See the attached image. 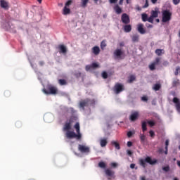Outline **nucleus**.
Returning a JSON list of instances; mask_svg holds the SVG:
<instances>
[{"instance_id": "obj_44", "label": "nucleus", "mask_w": 180, "mask_h": 180, "mask_svg": "<svg viewBox=\"0 0 180 180\" xmlns=\"http://www.w3.org/2000/svg\"><path fill=\"white\" fill-rule=\"evenodd\" d=\"M141 101L143 102H148V97H147L146 96H142L141 97Z\"/></svg>"}, {"instance_id": "obj_11", "label": "nucleus", "mask_w": 180, "mask_h": 180, "mask_svg": "<svg viewBox=\"0 0 180 180\" xmlns=\"http://www.w3.org/2000/svg\"><path fill=\"white\" fill-rule=\"evenodd\" d=\"M137 119H139V112L135 111L134 112L131 114L129 117V120H131V122H136Z\"/></svg>"}, {"instance_id": "obj_8", "label": "nucleus", "mask_w": 180, "mask_h": 180, "mask_svg": "<svg viewBox=\"0 0 180 180\" xmlns=\"http://www.w3.org/2000/svg\"><path fill=\"white\" fill-rule=\"evenodd\" d=\"M121 21L124 25H129L130 23V17L127 13H123L121 16Z\"/></svg>"}, {"instance_id": "obj_5", "label": "nucleus", "mask_w": 180, "mask_h": 180, "mask_svg": "<svg viewBox=\"0 0 180 180\" xmlns=\"http://www.w3.org/2000/svg\"><path fill=\"white\" fill-rule=\"evenodd\" d=\"M124 89V85L122 83H116L112 88V91L115 95H119V94L123 92Z\"/></svg>"}, {"instance_id": "obj_16", "label": "nucleus", "mask_w": 180, "mask_h": 180, "mask_svg": "<svg viewBox=\"0 0 180 180\" xmlns=\"http://www.w3.org/2000/svg\"><path fill=\"white\" fill-rule=\"evenodd\" d=\"M105 175H107V176L113 177L115 175V172L110 169H106L105 170Z\"/></svg>"}, {"instance_id": "obj_1", "label": "nucleus", "mask_w": 180, "mask_h": 180, "mask_svg": "<svg viewBox=\"0 0 180 180\" xmlns=\"http://www.w3.org/2000/svg\"><path fill=\"white\" fill-rule=\"evenodd\" d=\"M76 133L74 132V131H68L65 134V137L69 139H76V140H81V139H82V134H81L79 128L76 129Z\"/></svg>"}, {"instance_id": "obj_33", "label": "nucleus", "mask_w": 180, "mask_h": 180, "mask_svg": "<svg viewBox=\"0 0 180 180\" xmlns=\"http://www.w3.org/2000/svg\"><path fill=\"white\" fill-rule=\"evenodd\" d=\"M161 61V58L158 57L155 59V60L152 63L155 65H158V64H160V62Z\"/></svg>"}, {"instance_id": "obj_20", "label": "nucleus", "mask_w": 180, "mask_h": 180, "mask_svg": "<svg viewBox=\"0 0 180 180\" xmlns=\"http://www.w3.org/2000/svg\"><path fill=\"white\" fill-rule=\"evenodd\" d=\"M124 30L125 33H130V32H131V25L125 24L124 26Z\"/></svg>"}, {"instance_id": "obj_28", "label": "nucleus", "mask_w": 180, "mask_h": 180, "mask_svg": "<svg viewBox=\"0 0 180 180\" xmlns=\"http://www.w3.org/2000/svg\"><path fill=\"white\" fill-rule=\"evenodd\" d=\"M71 12V10L68 8H67V6H65L63 8V15H68Z\"/></svg>"}, {"instance_id": "obj_7", "label": "nucleus", "mask_w": 180, "mask_h": 180, "mask_svg": "<svg viewBox=\"0 0 180 180\" xmlns=\"http://www.w3.org/2000/svg\"><path fill=\"white\" fill-rule=\"evenodd\" d=\"M73 122H74V118L72 117H71L68 120L66 121L63 127L64 131H66V133L68 131H70V130L71 129Z\"/></svg>"}, {"instance_id": "obj_34", "label": "nucleus", "mask_w": 180, "mask_h": 180, "mask_svg": "<svg viewBox=\"0 0 180 180\" xmlns=\"http://www.w3.org/2000/svg\"><path fill=\"white\" fill-rule=\"evenodd\" d=\"M98 167L99 168H103L104 169L105 168H106V163L104 162H100L98 163Z\"/></svg>"}, {"instance_id": "obj_42", "label": "nucleus", "mask_w": 180, "mask_h": 180, "mask_svg": "<svg viewBox=\"0 0 180 180\" xmlns=\"http://www.w3.org/2000/svg\"><path fill=\"white\" fill-rule=\"evenodd\" d=\"M148 22L150 23H154V17L150 15V18H148Z\"/></svg>"}, {"instance_id": "obj_26", "label": "nucleus", "mask_w": 180, "mask_h": 180, "mask_svg": "<svg viewBox=\"0 0 180 180\" xmlns=\"http://www.w3.org/2000/svg\"><path fill=\"white\" fill-rule=\"evenodd\" d=\"M159 89H161L160 84H155L153 85V91H158Z\"/></svg>"}, {"instance_id": "obj_41", "label": "nucleus", "mask_w": 180, "mask_h": 180, "mask_svg": "<svg viewBox=\"0 0 180 180\" xmlns=\"http://www.w3.org/2000/svg\"><path fill=\"white\" fill-rule=\"evenodd\" d=\"M91 65L92 70H94V68H98V67H99V65H98V63H93Z\"/></svg>"}, {"instance_id": "obj_52", "label": "nucleus", "mask_w": 180, "mask_h": 180, "mask_svg": "<svg viewBox=\"0 0 180 180\" xmlns=\"http://www.w3.org/2000/svg\"><path fill=\"white\" fill-rule=\"evenodd\" d=\"M180 3V0H173L174 5H178Z\"/></svg>"}, {"instance_id": "obj_35", "label": "nucleus", "mask_w": 180, "mask_h": 180, "mask_svg": "<svg viewBox=\"0 0 180 180\" xmlns=\"http://www.w3.org/2000/svg\"><path fill=\"white\" fill-rule=\"evenodd\" d=\"M105 47H106V41L103 40L101 43V50H105Z\"/></svg>"}, {"instance_id": "obj_30", "label": "nucleus", "mask_w": 180, "mask_h": 180, "mask_svg": "<svg viewBox=\"0 0 180 180\" xmlns=\"http://www.w3.org/2000/svg\"><path fill=\"white\" fill-rule=\"evenodd\" d=\"M134 81H136V76L131 75L129 77L128 82L129 84H131Z\"/></svg>"}, {"instance_id": "obj_53", "label": "nucleus", "mask_w": 180, "mask_h": 180, "mask_svg": "<svg viewBox=\"0 0 180 180\" xmlns=\"http://www.w3.org/2000/svg\"><path fill=\"white\" fill-rule=\"evenodd\" d=\"M75 129L77 130V129H79V123L77 122L75 124Z\"/></svg>"}, {"instance_id": "obj_43", "label": "nucleus", "mask_w": 180, "mask_h": 180, "mask_svg": "<svg viewBox=\"0 0 180 180\" xmlns=\"http://www.w3.org/2000/svg\"><path fill=\"white\" fill-rule=\"evenodd\" d=\"M148 124H149L150 127H153V126H155V122L154 121H148Z\"/></svg>"}, {"instance_id": "obj_4", "label": "nucleus", "mask_w": 180, "mask_h": 180, "mask_svg": "<svg viewBox=\"0 0 180 180\" xmlns=\"http://www.w3.org/2000/svg\"><path fill=\"white\" fill-rule=\"evenodd\" d=\"M95 105V100L86 98L79 103L80 108L84 109L86 106H93Z\"/></svg>"}, {"instance_id": "obj_48", "label": "nucleus", "mask_w": 180, "mask_h": 180, "mask_svg": "<svg viewBox=\"0 0 180 180\" xmlns=\"http://www.w3.org/2000/svg\"><path fill=\"white\" fill-rule=\"evenodd\" d=\"M75 77H76V78H79L81 77V72H75Z\"/></svg>"}, {"instance_id": "obj_57", "label": "nucleus", "mask_w": 180, "mask_h": 180, "mask_svg": "<svg viewBox=\"0 0 180 180\" xmlns=\"http://www.w3.org/2000/svg\"><path fill=\"white\" fill-rule=\"evenodd\" d=\"M143 8H148V1L146 0L145 5L143 6Z\"/></svg>"}, {"instance_id": "obj_61", "label": "nucleus", "mask_w": 180, "mask_h": 180, "mask_svg": "<svg viewBox=\"0 0 180 180\" xmlns=\"http://www.w3.org/2000/svg\"><path fill=\"white\" fill-rule=\"evenodd\" d=\"M117 2V0H110V4H116Z\"/></svg>"}, {"instance_id": "obj_45", "label": "nucleus", "mask_w": 180, "mask_h": 180, "mask_svg": "<svg viewBox=\"0 0 180 180\" xmlns=\"http://www.w3.org/2000/svg\"><path fill=\"white\" fill-rule=\"evenodd\" d=\"M179 70H180V68H179V66H178V67H176V70H175V72H174V75H179Z\"/></svg>"}, {"instance_id": "obj_63", "label": "nucleus", "mask_w": 180, "mask_h": 180, "mask_svg": "<svg viewBox=\"0 0 180 180\" xmlns=\"http://www.w3.org/2000/svg\"><path fill=\"white\" fill-rule=\"evenodd\" d=\"M123 1L124 0H120L119 5H123Z\"/></svg>"}, {"instance_id": "obj_62", "label": "nucleus", "mask_w": 180, "mask_h": 180, "mask_svg": "<svg viewBox=\"0 0 180 180\" xmlns=\"http://www.w3.org/2000/svg\"><path fill=\"white\" fill-rule=\"evenodd\" d=\"M168 64H169L168 61L163 62V65H165V66L168 65Z\"/></svg>"}, {"instance_id": "obj_58", "label": "nucleus", "mask_w": 180, "mask_h": 180, "mask_svg": "<svg viewBox=\"0 0 180 180\" xmlns=\"http://www.w3.org/2000/svg\"><path fill=\"white\" fill-rule=\"evenodd\" d=\"M15 125H16V126H18L19 127H20V126H22V122H17L15 123Z\"/></svg>"}, {"instance_id": "obj_6", "label": "nucleus", "mask_w": 180, "mask_h": 180, "mask_svg": "<svg viewBox=\"0 0 180 180\" xmlns=\"http://www.w3.org/2000/svg\"><path fill=\"white\" fill-rule=\"evenodd\" d=\"M171 16H172V13L169 12V11H164L162 12V22H163V23H167V22H169V20H171Z\"/></svg>"}, {"instance_id": "obj_23", "label": "nucleus", "mask_w": 180, "mask_h": 180, "mask_svg": "<svg viewBox=\"0 0 180 180\" xmlns=\"http://www.w3.org/2000/svg\"><path fill=\"white\" fill-rule=\"evenodd\" d=\"M100 144L101 147H106V145L108 144V140L106 139H101L100 141Z\"/></svg>"}, {"instance_id": "obj_64", "label": "nucleus", "mask_w": 180, "mask_h": 180, "mask_svg": "<svg viewBox=\"0 0 180 180\" xmlns=\"http://www.w3.org/2000/svg\"><path fill=\"white\" fill-rule=\"evenodd\" d=\"M176 163H177L178 167H180V160H177Z\"/></svg>"}, {"instance_id": "obj_14", "label": "nucleus", "mask_w": 180, "mask_h": 180, "mask_svg": "<svg viewBox=\"0 0 180 180\" xmlns=\"http://www.w3.org/2000/svg\"><path fill=\"white\" fill-rule=\"evenodd\" d=\"M91 51L94 56H99V53H101V49L99 46H96L91 49Z\"/></svg>"}, {"instance_id": "obj_38", "label": "nucleus", "mask_w": 180, "mask_h": 180, "mask_svg": "<svg viewBox=\"0 0 180 180\" xmlns=\"http://www.w3.org/2000/svg\"><path fill=\"white\" fill-rule=\"evenodd\" d=\"M148 68L150 71H154L155 70V65L152 63L151 65H149Z\"/></svg>"}, {"instance_id": "obj_55", "label": "nucleus", "mask_w": 180, "mask_h": 180, "mask_svg": "<svg viewBox=\"0 0 180 180\" xmlns=\"http://www.w3.org/2000/svg\"><path fill=\"white\" fill-rule=\"evenodd\" d=\"M127 153L129 155V157H131V155H133V152H131V150H127Z\"/></svg>"}, {"instance_id": "obj_56", "label": "nucleus", "mask_w": 180, "mask_h": 180, "mask_svg": "<svg viewBox=\"0 0 180 180\" xmlns=\"http://www.w3.org/2000/svg\"><path fill=\"white\" fill-rule=\"evenodd\" d=\"M111 167H113V168H116V167H117V164L112 162V163H111Z\"/></svg>"}, {"instance_id": "obj_25", "label": "nucleus", "mask_w": 180, "mask_h": 180, "mask_svg": "<svg viewBox=\"0 0 180 180\" xmlns=\"http://www.w3.org/2000/svg\"><path fill=\"white\" fill-rule=\"evenodd\" d=\"M142 131L143 133L147 131V122L146 121L142 122Z\"/></svg>"}, {"instance_id": "obj_54", "label": "nucleus", "mask_w": 180, "mask_h": 180, "mask_svg": "<svg viewBox=\"0 0 180 180\" xmlns=\"http://www.w3.org/2000/svg\"><path fill=\"white\" fill-rule=\"evenodd\" d=\"M133 146V142L131 141H128L127 142V147H131Z\"/></svg>"}, {"instance_id": "obj_10", "label": "nucleus", "mask_w": 180, "mask_h": 180, "mask_svg": "<svg viewBox=\"0 0 180 180\" xmlns=\"http://www.w3.org/2000/svg\"><path fill=\"white\" fill-rule=\"evenodd\" d=\"M173 103L175 104V108L179 113H180V100L177 97L173 98Z\"/></svg>"}, {"instance_id": "obj_15", "label": "nucleus", "mask_w": 180, "mask_h": 180, "mask_svg": "<svg viewBox=\"0 0 180 180\" xmlns=\"http://www.w3.org/2000/svg\"><path fill=\"white\" fill-rule=\"evenodd\" d=\"M114 11H115V13H117V15H120V13L123 12V10H122V8L119 6V4H116L114 6Z\"/></svg>"}, {"instance_id": "obj_49", "label": "nucleus", "mask_w": 180, "mask_h": 180, "mask_svg": "<svg viewBox=\"0 0 180 180\" xmlns=\"http://www.w3.org/2000/svg\"><path fill=\"white\" fill-rule=\"evenodd\" d=\"M149 134L150 137H154V136H155V133H154V131L153 130L149 131Z\"/></svg>"}, {"instance_id": "obj_21", "label": "nucleus", "mask_w": 180, "mask_h": 180, "mask_svg": "<svg viewBox=\"0 0 180 180\" xmlns=\"http://www.w3.org/2000/svg\"><path fill=\"white\" fill-rule=\"evenodd\" d=\"M155 53L157 56L160 57L162 54H165V51L164 49H158L155 51Z\"/></svg>"}, {"instance_id": "obj_47", "label": "nucleus", "mask_w": 180, "mask_h": 180, "mask_svg": "<svg viewBox=\"0 0 180 180\" xmlns=\"http://www.w3.org/2000/svg\"><path fill=\"white\" fill-rule=\"evenodd\" d=\"M85 70H86V71H89V70H92V66H91V65H86Z\"/></svg>"}, {"instance_id": "obj_29", "label": "nucleus", "mask_w": 180, "mask_h": 180, "mask_svg": "<svg viewBox=\"0 0 180 180\" xmlns=\"http://www.w3.org/2000/svg\"><path fill=\"white\" fill-rule=\"evenodd\" d=\"M151 16L152 18H158V11L155 10H153L151 11Z\"/></svg>"}, {"instance_id": "obj_31", "label": "nucleus", "mask_w": 180, "mask_h": 180, "mask_svg": "<svg viewBox=\"0 0 180 180\" xmlns=\"http://www.w3.org/2000/svg\"><path fill=\"white\" fill-rule=\"evenodd\" d=\"M58 84H60L61 86L67 85V80L64 79H60L58 80Z\"/></svg>"}, {"instance_id": "obj_60", "label": "nucleus", "mask_w": 180, "mask_h": 180, "mask_svg": "<svg viewBox=\"0 0 180 180\" xmlns=\"http://www.w3.org/2000/svg\"><path fill=\"white\" fill-rule=\"evenodd\" d=\"M158 153H159V154H162V153H164V149L160 148V149L158 150Z\"/></svg>"}, {"instance_id": "obj_17", "label": "nucleus", "mask_w": 180, "mask_h": 180, "mask_svg": "<svg viewBox=\"0 0 180 180\" xmlns=\"http://www.w3.org/2000/svg\"><path fill=\"white\" fill-rule=\"evenodd\" d=\"M131 40L134 43H138L140 40V35H139V34H134L131 36Z\"/></svg>"}, {"instance_id": "obj_19", "label": "nucleus", "mask_w": 180, "mask_h": 180, "mask_svg": "<svg viewBox=\"0 0 180 180\" xmlns=\"http://www.w3.org/2000/svg\"><path fill=\"white\" fill-rule=\"evenodd\" d=\"M0 6L1 8H4V9H8V2H6L5 0H1L0 1Z\"/></svg>"}, {"instance_id": "obj_50", "label": "nucleus", "mask_w": 180, "mask_h": 180, "mask_svg": "<svg viewBox=\"0 0 180 180\" xmlns=\"http://www.w3.org/2000/svg\"><path fill=\"white\" fill-rule=\"evenodd\" d=\"M71 4H72V1L71 0H68L66 4H65V6H70V5H71Z\"/></svg>"}, {"instance_id": "obj_22", "label": "nucleus", "mask_w": 180, "mask_h": 180, "mask_svg": "<svg viewBox=\"0 0 180 180\" xmlns=\"http://www.w3.org/2000/svg\"><path fill=\"white\" fill-rule=\"evenodd\" d=\"M179 85H180L179 79H175L174 80H173V82H172V86L174 88H176V86H179Z\"/></svg>"}, {"instance_id": "obj_51", "label": "nucleus", "mask_w": 180, "mask_h": 180, "mask_svg": "<svg viewBox=\"0 0 180 180\" xmlns=\"http://www.w3.org/2000/svg\"><path fill=\"white\" fill-rule=\"evenodd\" d=\"M133 136V132L131 131H129L127 132V137L130 138Z\"/></svg>"}, {"instance_id": "obj_46", "label": "nucleus", "mask_w": 180, "mask_h": 180, "mask_svg": "<svg viewBox=\"0 0 180 180\" xmlns=\"http://www.w3.org/2000/svg\"><path fill=\"white\" fill-rule=\"evenodd\" d=\"M102 77L104 79H106L108 78V73L106 72H103L102 73Z\"/></svg>"}, {"instance_id": "obj_37", "label": "nucleus", "mask_w": 180, "mask_h": 180, "mask_svg": "<svg viewBox=\"0 0 180 180\" xmlns=\"http://www.w3.org/2000/svg\"><path fill=\"white\" fill-rule=\"evenodd\" d=\"M148 20V16L147 15V14L146 13L142 14L143 22H147Z\"/></svg>"}, {"instance_id": "obj_12", "label": "nucleus", "mask_w": 180, "mask_h": 180, "mask_svg": "<svg viewBox=\"0 0 180 180\" xmlns=\"http://www.w3.org/2000/svg\"><path fill=\"white\" fill-rule=\"evenodd\" d=\"M122 54H123V51H122V49H116L114 51V56L117 58H122V59H123V58H122Z\"/></svg>"}, {"instance_id": "obj_2", "label": "nucleus", "mask_w": 180, "mask_h": 180, "mask_svg": "<svg viewBox=\"0 0 180 180\" xmlns=\"http://www.w3.org/2000/svg\"><path fill=\"white\" fill-rule=\"evenodd\" d=\"M146 162L150 164V165H154L157 164V160L156 159H152L150 156L146 157L145 160L139 159V165H141V167H143V168H146V167H147Z\"/></svg>"}, {"instance_id": "obj_27", "label": "nucleus", "mask_w": 180, "mask_h": 180, "mask_svg": "<svg viewBox=\"0 0 180 180\" xmlns=\"http://www.w3.org/2000/svg\"><path fill=\"white\" fill-rule=\"evenodd\" d=\"M111 143H112V146H115V147L117 150H120V145L119 144V143H117L115 141H112L111 142Z\"/></svg>"}, {"instance_id": "obj_18", "label": "nucleus", "mask_w": 180, "mask_h": 180, "mask_svg": "<svg viewBox=\"0 0 180 180\" xmlns=\"http://www.w3.org/2000/svg\"><path fill=\"white\" fill-rule=\"evenodd\" d=\"M58 49L60 50V53H63V54H65V53H67V47H65V46L60 44L58 46Z\"/></svg>"}, {"instance_id": "obj_40", "label": "nucleus", "mask_w": 180, "mask_h": 180, "mask_svg": "<svg viewBox=\"0 0 180 180\" xmlns=\"http://www.w3.org/2000/svg\"><path fill=\"white\" fill-rule=\"evenodd\" d=\"M162 171H165V172H169V166L163 167L162 168Z\"/></svg>"}, {"instance_id": "obj_36", "label": "nucleus", "mask_w": 180, "mask_h": 180, "mask_svg": "<svg viewBox=\"0 0 180 180\" xmlns=\"http://www.w3.org/2000/svg\"><path fill=\"white\" fill-rule=\"evenodd\" d=\"M139 137L141 142L144 143L146 141V135L144 134H141Z\"/></svg>"}, {"instance_id": "obj_13", "label": "nucleus", "mask_w": 180, "mask_h": 180, "mask_svg": "<svg viewBox=\"0 0 180 180\" xmlns=\"http://www.w3.org/2000/svg\"><path fill=\"white\" fill-rule=\"evenodd\" d=\"M137 30L139 32L141 33V34H145L146 30H144V25H143L142 23L139 24Z\"/></svg>"}, {"instance_id": "obj_32", "label": "nucleus", "mask_w": 180, "mask_h": 180, "mask_svg": "<svg viewBox=\"0 0 180 180\" xmlns=\"http://www.w3.org/2000/svg\"><path fill=\"white\" fill-rule=\"evenodd\" d=\"M169 145V141L168 139L166 140L165 141V154H168V146Z\"/></svg>"}, {"instance_id": "obj_3", "label": "nucleus", "mask_w": 180, "mask_h": 180, "mask_svg": "<svg viewBox=\"0 0 180 180\" xmlns=\"http://www.w3.org/2000/svg\"><path fill=\"white\" fill-rule=\"evenodd\" d=\"M42 91L45 95H57L58 92L57 87L51 84L47 85L46 89H44Z\"/></svg>"}, {"instance_id": "obj_59", "label": "nucleus", "mask_w": 180, "mask_h": 180, "mask_svg": "<svg viewBox=\"0 0 180 180\" xmlns=\"http://www.w3.org/2000/svg\"><path fill=\"white\" fill-rule=\"evenodd\" d=\"M134 167H136V164L131 163V164L130 165V168H131V169H134Z\"/></svg>"}, {"instance_id": "obj_24", "label": "nucleus", "mask_w": 180, "mask_h": 180, "mask_svg": "<svg viewBox=\"0 0 180 180\" xmlns=\"http://www.w3.org/2000/svg\"><path fill=\"white\" fill-rule=\"evenodd\" d=\"M88 2H89V0H82L81 7L82 8H86V5H88Z\"/></svg>"}, {"instance_id": "obj_39", "label": "nucleus", "mask_w": 180, "mask_h": 180, "mask_svg": "<svg viewBox=\"0 0 180 180\" xmlns=\"http://www.w3.org/2000/svg\"><path fill=\"white\" fill-rule=\"evenodd\" d=\"M4 96L6 98H9V96H11V91L9 90H6L4 91Z\"/></svg>"}, {"instance_id": "obj_9", "label": "nucleus", "mask_w": 180, "mask_h": 180, "mask_svg": "<svg viewBox=\"0 0 180 180\" xmlns=\"http://www.w3.org/2000/svg\"><path fill=\"white\" fill-rule=\"evenodd\" d=\"M78 150L80 153H89V147L85 146L84 145L79 144Z\"/></svg>"}]
</instances>
